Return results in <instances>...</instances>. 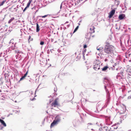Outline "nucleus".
Segmentation results:
<instances>
[{
  "label": "nucleus",
  "instance_id": "f257e3e1",
  "mask_svg": "<svg viewBox=\"0 0 131 131\" xmlns=\"http://www.w3.org/2000/svg\"><path fill=\"white\" fill-rule=\"evenodd\" d=\"M114 50V47L113 46L107 43L105 46L104 50L105 52L107 53L112 54Z\"/></svg>",
  "mask_w": 131,
  "mask_h": 131
},
{
  "label": "nucleus",
  "instance_id": "f03ea898",
  "mask_svg": "<svg viewBox=\"0 0 131 131\" xmlns=\"http://www.w3.org/2000/svg\"><path fill=\"white\" fill-rule=\"evenodd\" d=\"M61 120V117L59 116L58 115L56 116L54 120L51 123L50 127L51 128L55 126L58 122H59Z\"/></svg>",
  "mask_w": 131,
  "mask_h": 131
},
{
  "label": "nucleus",
  "instance_id": "7ed1b4c3",
  "mask_svg": "<svg viewBox=\"0 0 131 131\" xmlns=\"http://www.w3.org/2000/svg\"><path fill=\"white\" fill-rule=\"evenodd\" d=\"M100 62L98 60L94 61L93 68L95 70H97L100 69Z\"/></svg>",
  "mask_w": 131,
  "mask_h": 131
},
{
  "label": "nucleus",
  "instance_id": "20e7f679",
  "mask_svg": "<svg viewBox=\"0 0 131 131\" xmlns=\"http://www.w3.org/2000/svg\"><path fill=\"white\" fill-rule=\"evenodd\" d=\"M105 82L107 83L108 87L110 88L112 87L113 84L110 79L107 78H104V84L105 83Z\"/></svg>",
  "mask_w": 131,
  "mask_h": 131
},
{
  "label": "nucleus",
  "instance_id": "39448f33",
  "mask_svg": "<svg viewBox=\"0 0 131 131\" xmlns=\"http://www.w3.org/2000/svg\"><path fill=\"white\" fill-rule=\"evenodd\" d=\"M58 99V98H56L54 101L52 102L51 104V105L52 107H57L58 106H60V105Z\"/></svg>",
  "mask_w": 131,
  "mask_h": 131
},
{
  "label": "nucleus",
  "instance_id": "423d86ee",
  "mask_svg": "<svg viewBox=\"0 0 131 131\" xmlns=\"http://www.w3.org/2000/svg\"><path fill=\"white\" fill-rule=\"evenodd\" d=\"M115 10L114 9H113L109 13V16L108 17L109 18H111L114 15L115 13Z\"/></svg>",
  "mask_w": 131,
  "mask_h": 131
},
{
  "label": "nucleus",
  "instance_id": "0eeeda50",
  "mask_svg": "<svg viewBox=\"0 0 131 131\" xmlns=\"http://www.w3.org/2000/svg\"><path fill=\"white\" fill-rule=\"evenodd\" d=\"M103 108L101 104L99 103H98L97 105V108L99 110H101Z\"/></svg>",
  "mask_w": 131,
  "mask_h": 131
},
{
  "label": "nucleus",
  "instance_id": "6e6552de",
  "mask_svg": "<svg viewBox=\"0 0 131 131\" xmlns=\"http://www.w3.org/2000/svg\"><path fill=\"white\" fill-rule=\"evenodd\" d=\"M125 15L124 14H120L118 16V18L120 20L124 18L125 17Z\"/></svg>",
  "mask_w": 131,
  "mask_h": 131
},
{
  "label": "nucleus",
  "instance_id": "1a4fd4ad",
  "mask_svg": "<svg viewBox=\"0 0 131 131\" xmlns=\"http://www.w3.org/2000/svg\"><path fill=\"white\" fill-rule=\"evenodd\" d=\"M94 26H92L90 28V33H92L94 32Z\"/></svg>",
  "mask_w": 131,
  "mask_h": 131
},
{
  "label": "nucleus",
  "instance_id": "9d476101",
  "mask_svg": "<svg viewBox=\"0 0 131 131\" xmlns=\"http://www.w3.org/2000/svg\"><path fill=\"white\" fill-rule=\"evenodd\" d=\"M28 73V70L26 73L24 74V75L22 77H21L20 80V81H21L23 80L24 79H25V78L27 76Z\"/></svg>",
  "mask_w": 131,
  "mask_h": 131
},
{
  "label": "nucleus",
  "instance_id": "9b49d317",
  "mask_svg": "<svg viewBox=\"0 0 131 131\" xmlns=\"http://www.w3.org/2000/svg\"><path fill=\"white\" fill-rule=\"evenodd\" d=\"M112 126L110 128V129H109V131H112L114 130V129H116L117 128V126H116L115 127H114V126Z\"/></svg>",
  "mask_w": 131,
  "mask_h": 131
},
{
  "label": "nucleus",
  "instance_id": "f8f14e48",
  "mask_svg": "<svg viewBox=\"0 0 131 131\" xmlns=\"http://www.w3.org/2000/svg\"><path fill=\"white\" fill-rule=\"evenodd\" d=\"M91 33H88L86 35L85 37L87 39L89 40L90 38V36Z\"/></svg>",
  "mask_w": 131,
  "mask_h": 131
},
{
  "label": "nucleus",
  "instance_id": "ddd939ff",
  "mask_svg": "<svg viewBox=\"0 0 131 131\" xmlns=\"http://www.w3.org/2000/svg\"><path fill=\"white\" fill-rule=\"evenodd\" d=\"M0 122L1 123V124L4 126L6 127V124L5 122L3 120L1 119L0 118Z\"/></svg>",
  "mask_w": 131,
  "mask_h": 131
},
{
  "label": "nucleus",
  "instance_id": "4468645a",
  "mask_svg": "<svg viewBox=\"0 0 131 131\" xmlns=\"http://www.w3.org/2000/svg\"><path fill=\"white\" fill-rule=\"evenodd\" d=\"M122 109H123V110H121L119 111L121 114L124 113L126 110V108L125 107H123V108H122Z\"/></svg>",
  "mask_w": 131,
  "mask_h": 131
},
{
  "label": "nucleus",
  "instance_id": "2eb2a0df",
  "mask_svg": "<svg viewBox=\"0 0 131 131\" xmlns=\"http://www.w3.org/2000/svg\"><path fill=\"white\" fill-rule=\"evenodd\" d=\"M36 32H38L39 30V27L38 24V23H36Z\"/></svg>",
  "mask_w": 131,
  "mask_h": 131
},
{
  "label": "nucleus",
  "instance_id": "dca6fc26",
  "mask_svg": "<svg viewBox=\"0 0 131 131\" xmlns=\"http://www.w3.org/2000/svg\"><path fill=\"white\" fill-rule=\"evenodd\" d=\"M32 1V0H29L27 5V7L28 8L29 7Z\"/></svg>",
  "mask_w": 131,
  "mask_h": 131
},
{
  "label": "nucleus",
  "instance_id": "f3484780",
  "mask_svg": "<svg viewBox=\"0 0 131 131\" xmlns=\"http://www.w3.org/2000/svg\"><path fill=\"white\" fill-rule=\"evenodd\" d=\"M108 68V67L107 66L104 67L102 69V70L103 71H105Z\"/></svg>",
  "mask_w": 131,
  "mask_h": 131
},
{
  "label": "nucleus",
  "instance_id": "a211bd4d",
  "mask_svg": "<svg viewBox=\"0 0 131 131\" xmlns=\"http://www.w3.org/2000/svg\"><path fill=\"white\" fill-rule=\"evenodd\" d=\"M79 26H77L75 28V29L73 31V33H74L79 28Z\"/></svg>",
  "mask_w": 131,
  "mask_h": 131
},
{
  "label": "nucleus",
  "instance_id": "6ab92c4d",
  "mask_svg": "<svg viewBox=\"0 0 131 131\" xmlns=\"http://www.w3.org/2000/svg\"><path fill=\"white\" fill-rule=\"evenodd\" d=\"M14 19V18H11L10 19V20L8 21V23H11V22Z\"/></svg>",
  "mask_w": 131,
  "mask_h": 131
},
{
  "label": "nucleus",
  "instance_id": "aec40b11",
  "mask_svg": "<svg viewBox=\"0 0 131 131\" xmlns=\"http://www.w3.org/2000/svg\"><path fill=\"white\" fill-rule=\"evenodd\" d=\"M5 1H2V3L0 4V6H2L5 3Z\"/></svg>",
  "mask_w": 131,
  "mask_h": 131
},
{
  "label": "nucleus",
  "instance_id": "412c9836",
  "mask_svg": "<svg viewBox=\"0 0 131 131\" xmlns=\"http://www.w3.org/2000/svg\"><path fill=\"white\" fill-rule=\"evenodd\" d=\"M102 49V48H100L99 47H97V50L99 51H101L102 50L101 49Z\"/></svg>",
  "mask_w": 131,
  "mask_h": 131
},
{
  "label": "nucleus",
  "instance_id": "4be33fe9",
  "mask_svg": "<svg viewBox=\"0 0 131 131\" xmlns=\"http://www.w3.org/2000/svg\"><path fill=\"white\" fill-rule=\"evenodd\" d=\"M47 16H48V15H45L44 16H40V17H41L42 18H45V17H46Z\"/></svg>",
  "mask_w": 131,
  "mask_h": 131
},
{
  "label": "nucleus",
  "instance_id": "5701e85b",
  "mask_svg": "<svg viewBox=\"0 0 131 131\" xmlns=\"http://www.w3.org/2000/svg\"><path fill=\"white\" fill-rule=\"evenodd\" d=\"M15 53H19V51L18 50H15Z\"/></svg>",
  "mask_w": 131,
  "mask_h": 131
},
{
  "label": "nucleus",
  "instance_id": "b1692460",
  "mask_svg": "<svg viewBox=\"0 0 131 131\" xmlns=\"http://www.w3.org/2000/svg\"><path fill=\"white\" fill-rule=\"evenodd\" d=\"M15 45H14V46H12L11 47H10L11 48L13 49V50H14L15 49Z\"/></svg>",
  "mask_w": 131,
  "mask_h": 131
},
{
  "label": "nucleus",
  "instance_id": "393cba45",
  "mask_svg": "<svg viewBox=\"0 0 131 131\" xmlns=\"http://www.w3.org/2000/svg\"><path fill=\"white\" fill-rule=\"evenodd\" d=\"M44 44V42L43 41H41L40 42V44L41 45H43Z\"/></svg>",
  "mask_w": 131,
  "mask_h": 131
},
{
  "label": "nucleus",
  "instance_id": "a878e982",
  "mask_svg": "<svg viewBox=\"0 0 131 131\" xmlns=\"http://www.w3.org/2000/svg\"><path fill=\"white\" fill-rule=\"evenodd\" d=\"M87 47V46L86 45H85L83 46V48L84 49H85Z\"/></svg>",
  "mask_w": 131,
  "mask_h": 131
},
{
  "label": "nucleus",
  "instance_id": "bb28decb",
  "mask_svg": "<svg viewBox=\"0 0 131 131\" xmlns=\"http://www.w3.org/2000/svg\"><path fill=\"white\" fill-rule=\"evenodd\" d=\"M27 8H28V7H27L26 6L25 7V8H24V9L23 10V12H24L25 11L26 9Z\"/></svg>",
  "mask_w": 131,
  "mask_h": 131
},
{
  "label": "nucleus",
  "instance_id": "cd10ccee",
  "mask_svg": "<svg viewBox=\"0 0 131 131\" xmlns=\"http://www.w3.org/2000/svg\"><path fill=\"white\" fill-rule=\"evenodd\" d=\"M27 8H28V7H27L26 6L25 7V8H24V9L23 10V12H24L25 11L26 9Z\"/></svg>",
  "mask_w": 131,
  "mask_h": 131
},
{
  "label": "nucleus",
  "instance_id": "c85d7f7f",
  "mask_svg": "<svg viewBox=\"0 0 131 131\" xmlns=\"http://www.w3.org/2000/svg\"><path fill=\"white\" fill-rule=\"evenodd\" d=\"M31 36H29V39H28L29 41L30 39H31Z\"/></svg>",
  "mask_w": 131,
  "mask_h": 131
},
{
  "label": "nucleus",
  "instance_id": "c756f323",
  "mask_svg": "<svg viewBox=\"0 0 131 131\" xmlns=\"http://www.w3.org/2000/svg\"><path fill=\"white\" fill-rule=\"evenodd\" d=\"M86 49H85L84 50V51H83V53H84V52H86Z\"/></svg>",
  "mask_w": 131,
  "mask_h": 131
},
{
  "label": "nucleus",
  "instance_id": "7c9ffc66",
  "mask_svg": "<svg viewBox=\"0 0 131 131\" xmlns=\"http://www.w3.org/2000/svg\"><path fill=\"white\" fill-rule=\"evenodd\" d=\"M119 1H116V2L117 3V5H119Z\"/></svg>",
  "mask_w": 131,
  "mask_h": 131
},
{
  "label": "nucleus",
  "instance_id": "2f4dec72",
  "mask_svg": "<svg viewBox=\"0 0 131 131\" xmlns=\"http://www.w3.org/2000/svg\"><path fill=\"white\" fill-rule=\"evenodd\" d=\"M3 128L2 127L1 125H0V129H2Z\"/></svg>",
  "mask_w": 131,
  "mask_h": 131
},
{
  "label": "nucleus",
  "instance_id": "473e14b6",
  "mask_svg": "<svg viewBox=\"0 0 131 131\" xmlns=\"http://www.w3.org/2000/svg\"><path fill=\"white\" fill-rule=\"evenodd\" d=\"M131 98V96H129L128 97V99H130Z\"/></svg>",
  "mask_w": 131,
  "mask_h": 131
},
{
  "label": "nucleus",
  "instance_id": "72a5a7b5",
  "mask_svg": "<svg viewBox=\"0 0 131 131\" xmlns=\"http://www.w3.org/2000/svg\"><path fill=\"white\" fill-rule=\"evenodd\" d=\"M104 87H105V89L106 90V85H105V86H104Z\"/></svg>",
  "mask_w": 131,
  "mask_h": 131
},
{
  "label": "nucleus",
  "instance_id": "f704fd0d",
  "mask_svg": "<svg viewBox=\"0 0 131 131\" xmlns=\"http://www.w3.org/2000/svg\"><path fill=\"white\" fill-rule=\"evenodd\" d=\"M88 125H92V124L91 123H89L88 124Z\"/></svg>",
  "mask_w": 131,
  "mask_h": 131
},
{
  "label": "nucleus",
  "instance_id": "c9c22d12",
  "mask_svg": "<svg viewBox=\"0 0 131 131\" xmlns=\"http://www.w3.org/2000/svg\"><path fill=\"white\" fill-rule=\"evenodd\" d=\"M109 99H108L107 100V101L108 102H109Z\"/></svg>",
  "mask_w": 131,
  "mask_h": 131
},
{
  "label": "nucleus",
  "instance_id": "e433bc0d",
  "mask_svg": "<svg viewBox=\"0 0 131 131\" xmlns=\"http://www.w3.org/2000/svg\"><path fill=\"white\" fill-rule=\"evenodd\" d=\"M34 7H32V8H31V9H34Z\"/></svg>",
  "mask_w": 131,
  "mask_h": 131
},
{
  "label": "nucleus",
  "instance_id": "4c0bfd02",
  "mask_svg": "<svg viewBox=\"0 0 131 131\" xmlns=\"http://www.w3.org/2000/svg\"><path fill=\"white\" fill-rule=\"evenodd\" d=\"M107 60V59H105V61H106Z\"/></svg>",
  "mask_w": 131,
  "mask_h": 131
},
{
  "label": "nucleus",
  "instance_id": "58836bf2",
  "mask_svg": "<svg viewBox=\"0 0 131 131\" xmlns=\"http://www.w3.org/2000/svg\"><path fill=\"white\" fill-rule=\"evenodd\" d=\"M113 126H114V127H115L116 126L115 125H113Z\"/></svg>",
  "mask_w": 131,
  "mask_h": 131
},
{
  "label": "nucleus",
  "instance_id": "ea45409f",
  "mask_svg": "<svg viewBox=\"0 0 131 131\" xmlns=\"http://www.w3.org/2000/svg\"><path fill=\"white\" fill-rule=\"evenodd\" d=\"M83 58L84 59H85V58H84L85 57H84V56H83Z\"/></svg>",
  "mask_w": 131,
  "mask_h": 131
},
{
  "label": "nucleus",
  "instance_id": "a19ab883",
  "mask_svg": "<svg viewBox=\"0 0 131 131\" xmlns=\"http://www.w3.org/2000/svg\"><path fill=\"white\" fill-rule=\"evenodd\" d=\"M33 39L32 38L31 39V40H30V41L32 40Z\"/></svg>",
  "mask_w": 131,
  "mask_h": 131
},
{
  "label": "nucleus",
  "instance_id": "79ce46f5",
  "mask_svg": "<svg viewBox=\"0 0 131 131\" xmlns=\"http://www.w3.org/2000/svg\"><path fill=\"white\" fill-rule=\"evenodd\" d=\"M91 130H93V129H91Z\"/></svg>",
  "mask_w": 131,
  "mask_h": 131
},
{
  "label": "nucleus",
  "instance_id": "37998d69",
  "mask_svg": "<svg viewBox=\"0 0 131 131\" xmlns=\"http://www.w3.org/2000/svg\"><path fill=\"white\" fill-rule=\"evenodd\" d=\"M1 92V90H0V92Z\"/></svg>",
  "mask_w": 131,
  "mask_h": 131
},
{
  "label": "nucleus",
  "instance_id": "c03bdc74",
  "mask_svg": "<svg viewBox=\"0 0 131 131\" xmlns=\"http://www.w3.org/2000/svg\"><path fill=\"white\" fill-rule=\"evenodd\" d=\"M34 99H32V101Z\"/></svg>",
  "mask_w": 131,
  "mask_h": 131
},
{
  "label": "nucleus",
  "instance_id": "a18cd8bd",
  "mask_svg": "<svg viewBox=\"0 0 131 131\" xmlns=\"http://www.w3.org/2000/svg\"><path fill=\"white\" fill-rule=\"evenodd\" d=\"M131 9V8H130V9Z\"/></svg>",
  "mask_w": 131,
  "mask_h": 131
}]
</instances>
